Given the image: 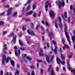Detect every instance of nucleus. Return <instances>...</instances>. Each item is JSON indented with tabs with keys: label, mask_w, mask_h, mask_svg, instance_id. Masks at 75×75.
Returning a JSON list of instances; mask_svg holds the SVG:
<instances>
[{
	"label": "nucleus",
	"mask_w": 75,
	"mask_h": 75,
	"mask_svg": "<svg viewBox=\"0 0 75 75\" xmlns=\"http://www.w3.org/2000/svg\"><path fill=\"white\" fill-rule=\"evenodd\" d=\"M64 25L65 26L64 32L66 37L67 38V40L69 42V44L70 45H71V41H70V38L69 37V36L68 35V32H67V24L66 23H65Z\"/></svg>",
	"instance_id": "nucleus-1"
},
{
	"label": "nucleus",
	"mask_w": 75,
	"mask_h": 75,
	"mask_svg": "<svg viewBox=\"0 0 75 75\" xmlns=\"http://www.w3.org/2000/svg\"><path fill=\"white\" fill-rule=\"evenodd\" d=\"M62 0V3L61 2V1H57L56 2L57 4L58 3V6L59 8L61 7V6H62L63 7H64L65 6V2L64 1V0Z\"/></svg>",
	"instance_id": "nucleus-2"
},
{
	"label": "nucleus",
	"mask_w": 75,
	"mask_h": 75,
	"mask_svg": "<svg viewBox=\"0 0 75 75\" xmlns=\"http://www.w3.org/2000/svg\"><path fill=\"white\" fill-rule=\"evenodd\" d=\"M48 6H49V7H51V3H50L49 1H47L45 3V7L46 11H48Z\"/></svg>",
	"instance_id": "nucleus-3"
},
{
	"label": "nucleus",
	"mask_w": 75,
	"mask_h": 75,
	"mask_svg": "<svg viewBox=\"0 0 75 75\" xmlns=\"http://www.w3.org/2000/svg\"><path fill=\"white\" fill-rule=\"evenodd\" d=\"M57 61L58 65H59V64H60L59 62L61 63L62 65H64L65 64V61H62L58 57H57Z\"/></svg>",
	"instance_id": "nucleus-4"
},
{
	"label": "nucleus",
	"mask_w": 75,
	"mask_h": 75,
	"mask_svg": "<svg viewBox=\"0 0 75 75\" xmlns=\"http://www.w3.org/2000/svg\"><path fill=\"white\" fill-rule=\"evenodd\" d=\"M14 49L15 50V54L16 56H17L18 55H20V50L19 49L18 50V54H17V47L16 46L14 47Z\"/></svg>",
	"instance_id": "nucleus-5"
},
{
	"label": "nucleus",
	"mask_w": 75,
	"mask_h": 75,
	"mask_svg": "<svg viewBox=\"0 0 75 75\" xmlns=\"http://www.w3.org/2000/svg\"><path fill=\"white\" fill-rule=\"evenodd\" d=\"M50 16L51 17V18L52 19H54V17H55V13L53 11H51L49 13Z\"/></svg>",
	"instance_id": "nucleus-6"
},
{
	"label": "nucleus",
	"mask_w": 75,
	"mask_h": 75,
	"mask_svg": "<svg viewBox=\"0 0 75 75\" xmlns=\"http://www.w3.org/2000/svg\"><path fill=\"white\" fill-rule=\"evenodd\" d=\"M13 10V8H10L8 9L7 11V16H10L12 12V11Z\"/></svg>",
	"instance_id": "nucleus-7"
},
{
	"label": "nucleus",
	"mask_w": 75,
	"mask_h": 75,
	"mask_svg": "<svg viewBox=\"0 0 75 75\" xmlns=\"http://www.w3.org/2000/svg\"><path fill=\"white\" fill-rule=\"evenodd\" d=\"M27 31L29 34H31L33 36H35V33L33 31H32L30 32V30H28Z\"/></svg>",
	"instance_id": "nucleus-8"
},
{
	"label": "nucleus",
	"mask_w": 75,
	"mask_h": 75,
	"mask_svg": "<svg viewBox=\"0 0 75 75\" xmlns=\"http://www.w3.org/2000/svg\"><path fill=\"white\" fill-rule=\"evenodd\" d=\"M58 19L59 21H60L59 23V27H60L61 28H62V23L61 22V18H60V17H59L58 18Z\"/></svg>",
	"instance_id": "nucleus-9"
},
{
	"label": "nucleus",
	"mask_w": 75,
	"mask_h": 75,
	"mask_svg": "<svg viewBox=\"0 0 75 75\" xmlns=\"http://www.w3.org/2000/svg\"><path fill=\"white\" fill-rule=\"evenodd\" d=\"M46 61H47V62L48 63H50V59H49V58H50V57L48 56L47 55H46Z\"/></svg>",
	"instance_id": "nucleus-10"
},
{
	"label": "nucleus",
	"mask_w": 75,
	"mask_h": 75,
	"mask_svg": "<svg viewBox=\"0 0 75 75\" xmlns=\"http://www.w3.org/2000/svg\"><path fill=\"white\" fill-rule=\"evenodd\" d=\"M52 64L50 65L48 67V72H50L51 69V68H52Z\"/></svg>",
	"instance_id": "nucleus-11"
},
{
	"label": "nucleus",
	"mask_w": 75,
	"mask_h": 75,
	"mask_svg": "<svg viewBox=\"0 0 75 75\" xmlns=\"http://www.w3.org/2000/svg\"><path fill=\"white\" fill-rule=\"evenodd\" d=\"M10 63L13 67H14V66L15 63H14V61L13 60H11Z\"/></svg>",
	"instance_id": "nucleus-12"
},
{
	"label": "nucleus",
	"mask_w": 75,
	"mask_h": 75,
	"mask_svg": "<svg viewBox=\"0 0 75 75\" xmlns=\"http://www.w3.org/2000/svg\"><path fill=\"white\" fill-rule=\"evenodd\" d=\"M51 75H55V73L54 72V69H52L51 71Z\"/></svg>",
	"instance_id": "nucleus-13"
},
{
	"label": "nucleus",
	"mask_w": 75,
	"mask_h": 75,
	"mask_svg": "<svg viewBox=\"0 0 75 75\" xmlns=\"http://www.w3.org/2000/svg\"><path fill=\"white\" fill-rule=\"evenodd\" d=\"M16 37H17V36H15L13 37V42L14 43L16 42Z\"/></svg>",
	"instance_id": "nucleus-14"
},
{
	"label": "nucleus",
	"mask_w": 75,
	"mask_h": 75,
	"mask_svg": "<svg viewBox=\"0 0 75 75\" xmlns=\"http://www.w3.org/2000/svg\"><path fill=\"white\" fill-rule=\"evenodd\" d=\"M30 7H31L30 5H29L27 8H26V11H28L30 9Z\"/></svg>",
	"instance_id": "nucleus-15"
},
{
	"label": "nucleus",
	"mask_w": 75,
	"mask_h": 75,
	"mask_svg": "<svg viewBox=\"0 0 75 75\" xmlns=\"http://www.w3.org/2000/svg\"><path fill=\"white\" fill-rule=\"evenodd\" d=\"M61 58L63 60H65V57L63 56V55L62 54H61Z\"/></svg>",
	"instance_id": "nucleus-16"
},
{
	"label": "nucleus",
	"mask_w": 75,
	"mask_h": 75,
	"mask_svg": "<svg viewBox=\"0 0 75 75\" xmlns=\"http://www.w3.org/2000/svg\"><path fill=\"white\" fill-rule=\"evenodd\" d=\"M26 59H28V60H31L32 59V58L31 57H29L28 56H27L26 57Z\"/></svg>",
	"instance_id": "nucleus-17"
},
{
	"label": "nucleus",
	"mask_w": 75,
	"mask_h": 75,
	"mask_svg": "<svg viewBox=\"0 0 75 75\" xmlns=\"http://www.w3.org/2000/svg\"><path fill=\"white\" fill-rule=\"evenodd\" d=\"M39 54L40 56H42V57H44V54L43 53H41L39 52Z\"/></svg>",
	"instance_id": "nucleus-18"
},
{
	"label": "nucleus",
	"mask_w": 75,
	"mask_h": 75,
	"mask_svg": "<svg viewBox=\"0 0 75 75\" xmlns=\"http://www.w3.org/2000/svg\"><path fill=\"white\" fill-rule=\"evenodd\" d=\"M56 49H57V47L56 46L55 47V49L54 50V51L55 52V54H57V50Z\"/></svg>",
	"instance_id": "nucleus-19"
},
{
	"label": "nucleus",
	"mask_w": 75,
	"mask_h": 75,
	"mask_svg": "<svg viewBox=\"0 0 75 75\" xmlns=\"http://www.w3.org/2000/svg\"><path fill=\"white\" fill-rule=\"evenodd\" d=\"M64 47H65V48H67L68 49H69V46L67 45H64Z\"/></svg>",
	"instance_id": "nucleus-20"
},
{
	"label": "nucleus",
	"mask_w": 75,
	"mask_h": 75,
	"mask_svg": "<svg viewBox=\"0 0 75 75\" xmlns=\"http://www.w3.org/2000/svg\"><path fill=\"white\" fill-rule=\"evenodd\" d=\"M19 44L20 45H21V46H22V41H21V40H19Z\"/></svg>",
	"instance_id": "nucleus-21"
},
{
	"label": "nucleus",
	"mask_w": 75,
	"mask_h": 75,
	"mask_svg": "<svg viewBox=\"0 0 75 75\" xmlns=\"http://www.w3.org/2000/svg\"><path fill=\"white\" fill-rule=\"evenodd\" d=\"M53 34L52 33L50 32L48 33V35L49 37H51V35H52Z\"/></svg>",
	"instance_id": "nucleus-22"
},
{
	"label": "nucleus",
	"mask_w": 75,
	"mask_h": 75,
	"mask_svg": "<svg viewBox=\"0 0 75 75\" xmlns=\"http://www.w3.org/2000/svg\"><path fill=\"white\" fill-rule=\"evenodd\" d=\"M4 25V22L2 21L0 22V25Z\"/></svg>",
	"instance_id": "nucleus-23"
},
{
	"label": "nucleus",
	"mask_w": 75,
	"mask_h": 75,
	"mask_svg": "<svg viewBox=\"0 0 75 75\" xmlns=\"http://www.w3.org/2000/svg\"><path fill=\"white\" fill-rule=\"evenodd\" d=\"M20 49H21V51H24L25 50V47H20Z\"/></svg>",
	"instance_id": "nucleus-24"
},
{
	"label": "nucleus",
	"mask_w": 75,
	"mask_h": 75,
	"mask_svg": "<svg viewBox=\"0 0 75 75\" xmlns=\"http://www.w3.org/2000/svg\"><path fill=\"white\" fill-rule=\"evenodd\" d=\"M35 8H36V5H35V4H34L33 6V10H34V9H35Z\"/></svg>",
	"instance_id": "nucleus-25"
},
{
	"label": "nucleus",
	"mask_w": 75,
	"mask_h": 75,
	"mask_svg": "<svg viewBox=\"0 0 75 75\" xmlns=\"http://www.w3.org/2000/svg\"><path fill=\"white\" fill-rule=\"evenodd\" d=\"M54 58V56L52 55L51 57V62H52V60H53V59Z\"/></svg>",
	"instance_id": "nucleus-26"
},
{
	"label": "nucleus",
	"mask_w": 75,
	"mask_h": 75,
	"mask_svg": "<svg viewBox=\"0 0 75 75\" xmlns=\"http://www.w3.org/2000/svg\"><path fill=\"white\" fill-rule=\"evenodd\" d=\"M71 72H74V74H75V69H73L72 70H71Z\"/></svg>",
	"instance_id": "nucleus-27"
},
{
	"label": "nucleus",
	"mask_w": 75,
	"mask_h": 75,
	"mask_svg": "<svg viewBox=\"0 0 75 75\" xmlns=\"http://www.w3.org/2000/svg\"><path fill=\"white\" fill-rule=\"evenodd\" d=\"M5 8H8L10 7V6L8 5H5L4 6Z\"/></svg>",
	"instance_id": "nucleus-28"
},
{
	"label": "nucleus",
	"mask_w": 75,
	"mask_h": 75,
	"mask_svg": "<svg viewBox=\"0 0 75 75\" xmlns=\"http://www.w3.org/2000/svg\"><path fill=\"white\" fill-rule=\"evenodd\" d=\"M22 55V58L23 59H24V58H25V57H26V56H27V54H23Z\"/></svg>",
	"instance_id": "nucleus-29"
},
{
	"label": "nucleus",
	"mask_w": 75,
	"mask_h": 75,
	"mask_svg": "<svg viewBox=\"0 0 75 75\" xmlns=\"http://www.w3.org/2000/svg\"><path fill=\"white\" fill-rule=\"evenodd\" d=\"M31 1H28L27 2V3L26 4H25V6H27V4H30V3H31Z\"/></svg>",
	"instance_id": "nucleus-30"
},
{
	"label": "nucleus",
	"mask_w": 75,
	"mask_h": 75,
	"mask_svg": "<svg viewBox=\"0 0 75 75\" xmlns=\"http://www.w3.org/2000/svg\"><path fill=\"white\" fill-rule=\"evenodd\" d=\"M52 42L53 43V44L54 45H56V44H57V43H56V42H55V40H52Z\"/></svg>",
	"instance_id": "nucleus-31"
},
{
	"label": "nucleus",
	"mask_w": 75,
	"mask_h": 75,
	"mask_svg": "<svg viewBox=\"0 0 75 75\" xmlns=\"http://www.w3.org/2000/svg\"><path fill=\"white\" fill-rule=\"evenodd\" d=\"M3 59L5 60H6V55H3Z\"/></svg>",
	"instance_id": "nucleus-32"
},
{
	"label": "nucleus",
	"mask_w": 75,
	"mask_h": 75,
	"mask_svg": "<svg viewBox=\"0 0 75 75\" xmlns=\"http://www.w3.org/2000/svg\"><path fill=\"white\" fill-rule=\"evenodd\" d=\"M28 13L30 14V15H31L33 14V11H29Z\"/></svg>",
	"instance_id": "nucleus-33"
},
{
	"label": "nucleus",
	"mask_w": 75,
	"mask_h": 75,
	"mask_svg": "<svg viewBox=\"0 0 75 75\" xmlns=\"http://www.w3.org/2000/svg\"><path fill=\"white\" fill-rule=\"evenodd\" d=\"M14 35V33H12L11 34H10L9 35L10 37H13Z\"/></svg>",
	"instance_id": "nucleus-34"
},
{
	"label": "nucleus",
	"mask_w": 75,
	"mask_h": 75,
	"mask_svg": "<svg viewBox=\"0 0 75 75\" xmlns=\"http://www.w3.org/2000/svg\"><path fill=\"white\" fill-rule=\"evenodd\" d=\"M17 12H15L13 15V17H15V16H17Z\"/></svg>",
	"instance_id": "nucleus-35"
},
{
	"label": "nucleus",
	"mask_w": 75,
	"mask_h": 75,
	"mask_svg": "<svg viewBox=\"0 0 75 75\" xmlns=\"http://www.w3.org/2000/svg\"><path fill=\"white\" fill-rule=\"evenodd\" d=\"M5 13H6V12H3L1 13L0 14V16H3V15H4L5 14Z\"/></svg>",
	"instance_id": "nucleus-36"
},
{
	"label": "nucleus",
	"mask_w": 75,
	"mask_h": 75,
	"mask_svg": "<svg viewBox=\"0 0 75 75\" xmlns=\"http://www.w3.org/2000/svg\"><path fill=\"white\" fill-rule=\"evenodd\" d=\"M33 16L34 17H36V16H37V14H36V13H33Z\"/></svg>",
	"instance_id": "nucleus-37"
},
{
	"label": "nucleus",
	"mask_w": 75,
	"mask_h": 75,
	"mask_svg": "<svg viewBox=\"0 0 75 75\" xmlns=\"http://www.w3.org/2000/svg\"><path fill=\"white\" fill-rule=\"evenodd\" d=\"M39 26H40V25L38 24L37 25L35 28L36 30H38V27H39Z\"/></svg>",
	"instance_id": "nucleus-38"
},
{
	"label": "nucleus",
	"mask_w": 75,
	"mask_h": 75,
	"mask_svg": "<svg viewBox=\"0 0 75 75\" xmlns=\"http://www.w3.org/2000/svg\"><path fill=\"white\" fill-rule=\"evenodd\" d=\"M30 68L31 69H35V66H32L30 67Z\"/></svg>",
	"instance_id": "nucleus-39"
},
{
	"label": "nucleus",
	"mask_w": 75,
	"mask_h": 75,
	"mask_svg": "<svg viewBox=\"0 0 75 75\" xmlns=\"http://www.w3.org/2000/svg\"><path fill=\"white\" fill-rule=\"evenodd\" d=\"M64 16L66 18H67V13L64 12Z\"/></svg>",
	"instance_id": "nucleus-40"
},
{
	"label": "nucleus",
	"mask_w": 75,
	"mask_h": 75,
	"mask_svg": "<svg viewBox=\"0 0 75 75\" xmlns=\"http://www.w3.org/2000/svg\"><path fill=\"white\" fill-rule=\"evenodd\" d=\"M37 61L38 62H42V60H37Z\"/></svg>",
	"instance_id": "nucleus-41"
},
{
	"label": "nucleus",
	"mask_w": 75,
	"mask_h": 75,
	"mask_svg": "<svg viewBox=\"0 0 75 75\" xmlns=\"http://www.w3.org/2000/svg\"><path fill=\"white\" fill-rule=\"evenodd\" d=\"M45 24V25H46V26H48V25H49L48 23V22H47V21H46Z\"/></svg>",
	"instance_id": "nucleus-42"
},
{
	"label": "nucleus",
	"mask_w": 75,
	"mask_h": 75,
	"mask_svg": "<svg viewBox=\"0 0 75 75\" xmlns=\"http://www.w3.org/2000/svg\"><path fill=\"white\" fill-rule=\"evenodd\" d=\"M8 32L7 31H4L3 33V35H5V34H6Z\"/></svg>",
	"instance_id": "nucleus-43"
},
{
	"label": "nucleus",
	"mask_w": 75,
	"mask_h": 75,
	"mask_svg": "<svg viewBox=\"0 0 75 75\" xmlns=\"http://www.w3.org/2000/svg\"><path fill=\"white\" fill-rule=\"evenodd\" d=\"M30 14L29 13V12H28L27 13L26 15H25V16H30Z\"/></svg>",
	"instance_id": "nucleus-44"
},
{
	"label": "nucleus",
	"mask_w": 75,
	"mask_h": 75,
	"mask_svg": "<svg viewBox=\"0 0 75 75\" xmlns=\"http://www.w3.org/2000/svg\"><path fill=\"white\" fill-rule=\"evenodd\" d=\"M31 28H34V24L32 23L31 24Z\"/></svg>",
	"instance_id": "nucleus-45"
},
{
	"label": "nucleus",
	"mask_w": 75,
	"mask_h": 75,
	"mask_svg": "<svg viewBox=\"0 0 75 75\" xmlns=\"http://www.w3.org/2000/svg\"><path fill=\"white\" fill-rule=\"evenodd\" d=\"M47 46L48 48H49V47H50V44H49V43H47Z\"/></svg>",
	"instance_id": "nucleus-46"
},
{
	"label": "nucleus",
	"mask_w": 75,
	"mask_h": 75,
	"mask_svg": "<svg viewBox=\"0 0 75 75\" xmlns=\"http://www.w3.org/2000/svg\"><path fill=\"white\" fill-rule=\"evenodd\" d=\"M72 57V54H71V55H69V58H71V57Z\"/></svg>",
	"instance_id": "nucleus-47"
},
{
	"label": "nucleus",
	"mask_w": 75,
	"mask_h": 75,
	"mask_svg": "<svg viewBox=\"0 0 75 75\" xmlns=\"http://www.w3.org/2000/svg\"><path fill=\"white\" fill-rule=\"evenodd\" d=\"M62 43L64 44L65 43V39L64 38H63L62 40Z\"/></svg>",
	"instance_id": "nucleus-48"
},
{
	"label": "nucleus",
	"mask_w": 75,
	"mask_h": 75,
	"mask_svg": "<svg viewBox=\"0 0 75 75\" xmlns=\"http://www.w3.org/2000/svg\"><path fill=\"white\" fill-rule=\"evenodd\" d=\"M22 33H19L18 34V36L19 37H21V36H22Z\"/></svg>",
	"instance_id": "nucleus-49"
},
{
	"label": "nucleus",
	"mask_w": 75,
	"mask_h": 75,
	"mask_svg": "<svg viewBox=\"0 0 75 75\" xmlns=\"http://www.w3.org/2000/svg\"><path fill=\"white\" fill-rule=\"evenodd\" d=\"M22 30L23 31H25V28L24 27H23L22 28Z\"/></svg>",
	"instance_id": "nucleus-50"
},
{
	"label": "nucleus",
	"mask_w": 75,
	"mask_h": 75,
	"mask_svg": "<svg viewBox=\"0 0 75 75\" xmlns=\"http://www.w3.org/2000/svg\"><path fill=\"white\" fill-rule=\"evenodd\" d=\"M40 72L41 73H42L43 72V69L41 68L40 69Z\"/></svg>",
	"instance_id": "nucleus-51"
},
{
	"label": "nucleus",
	"mask_w": 75,
	"mask_h": 75,
	"mask_svg": "<svg viewBox=\"0 0 75 75\" xmlns=\"http://www.w3.org/2000/svg\"><path fill=\"white\" fill-rule=\"evenodd\" d=\"M4 48H7V45L6 44H4Z\"/></svg>",
	"instance_id": "nucleus-52"
},
{
	"label": "nucleus",
	"mask_w": 75,
	"mask_h": 75,
	"mask_svg": "<svg viewBox=\"0 0 75 75\" xmlns=\"http://www.w3.org/2000/svg\"><path fill=\"white\" fill-rule=\"evenodd\" d=\"M55 27H56V28H58V25L56 23H55Z\"/></svg>",
	"instance_id": "nucleus-53"
},
{
	"label": "nucleus",
	"mask_w": 75,
	"mask_h": 75,
	"mask_svg": "<svg viewBox=\"0 0 75 75\" xmlns=\"http://www.w3.org/2000/svg\"><path fill=\"white\" fill-rule=\"evenodd\" d=\"M71 19H70V18H68V21L69 23H70V21H71Z\"/></svg>",
	"instance_id": "nucleus-54"
},
{
	"label": "nucleus",
	"mask_w": 75,
	"mask_h": 75,
	"mask_svg": "<svg viewBox=\"0 0 75 75\" xmlns=\"http://www.w3.org/2000/svg\"><path fill=\"white\" fill-rule=\"evenodd\" d=\"M30 21V19H28L26 20V22H27L28 21Z\"/></svg>",
	"instance_id": "nucleus-55"
},
{
	"label": "nucleus",
	"mask_w": 75,
	"mask_h": 75,
	"mask_svg": "<svg viewBox=\"0 0 75 75\" xmlns=\"http://www.w3.org/2000/svg\"><path fill=\"white\" fill-rule=\"evenodd\" d=\"M41 22L42 24H45V22H44V21H41Z\"/></svg>",
	"instance_id": "nucleus-56"
},
{
	"label": "nucleus",
	"mask_w": 75,
	"mask_h": 75,
	"mask_svg": "<svg viewBox=\"0 0 75 75\" xmlns=\"http://www.w3.org/2000/svg\"><path fill=\"white\" fill-rule=\"evenodd\" d=\"M62 50L61 48H60V53H62Z\"/></svg>",
	"instance_id": "nucleus-57"
},
{
	"label": "nucleus",
	"mask_w": 75,
	"mask_h": 75,
	"mask_svg": "<svg viewBox=\"0 0 75 75\" xmlns=\"http://www.w3.org/2000/svg\"><path fill=\"white\" fill-rule=\"evenodd\" d=\"M8 62V59L7 58L6 59V63H7Z\"/></svg>",
	"instance_id": "nucleus-58"
},
{
	"label": "nucleus",
	"mask_w": 75,
	"mask_h": 75,
	"mask_svg": "<svg viewBox=\"0 0 75 75\" xmlns=\"http://www.w3.org/2000/svg\"><path fill=\"white\" fill-rule=\"evenodd\" d=\"M40 27L41 28V29H42V30H44V28H43V27H42V26H40Z\"/></svg>",
	"instance_id": "nucleus-59"
},
{
	"label": "nucleus",
	"mask_w": 75,
	"mask_h": 75,
	"mask_svg": "<svg viewBox=\"0 0 75 75\" xmlns=\"http://www.w3.org/2000/svg\"><path fill=\"white\" fill-rule=\"evenodd\" d=\"M0 74H3V71L2 70H1L0 71Z\"/></svg>",
	"instance_id": "nucleus-60"
},
{
	"label": "nucleus",
	"mask_w": 75,
	"mask_h": 75,
	"mask_svg": "<svg viewBox=\"0 0 75 75\" xmlns=\"http://www.w3.org/2000/svg\"><path fill=\"white\" fill-rule=\"evenodd\" d=\"M7 48H4L3 50L4 51H6L7 50Z\"/></svg>",
	"instance_id": "nucleus-61"
},
{
	"label": "nucleus",
	"mask_w": 75,
	"mask_h": 75,
	"mask_svg": "<svg viewBox=\"0 0 75 75\" xmlns=\"http://www.w3.org/2000/svg\"><path fill=\"white\" fill-rule=\"evenodd\" d=\"M16 72L18 75H19V71H16Z\"/></svg>",
	"instance_id": "nucleus-62"
},
{
	"label": "nucleus",
	"mask_w": 75,
	"mask_h": 75,
	"mask_svg": "<svg viewBox=\"0 0 75 75\" xmlns=\"http://www.w3.org/2000/svg\"><path fill=\"white\" fill-rule=\"evenodd\" d=\"M10 17H8L7 18V21H8V20H10Z\"/></svg>",
	"instance_id": "nucleus-63"
},
{
	"label": "nucleus",
	"mask_w": 75,
	"mask_h": 75,
	"mask_svg": "<svg viewBox=\"0 0 75 75\" xmlns=\"http://www.w3.org/2000/svg\"><path fill=\"white\" fill-rule=\"evenodd\" d=\"M5 61V60L4 59H3V60H2V63L3 64H4V61Z\"/></svg>",
	"instance_id": "nucleus-64"
}]
</instances>
